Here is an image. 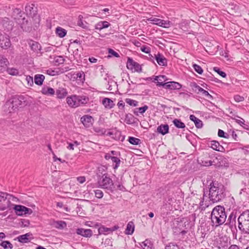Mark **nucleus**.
Segmentation results:
<instances>
[{
	"mask_svg": "<svg viewBox=\"0 0 249 249\" xmlns=\"http://www.w3.org/2000/svg\"><path fill=\"white\" fill-rule=\"evenodd\" d=\"M234 99L236 102H240L243 101L245 99L243 96H241L238 94L234 96Z\"/></svg>",
	"mask_w": 249,
	"mask_h": 249,
	"instance_id": "58",
	"label": "nucleus"
},
{
	"mask_svg": "<svg viewBox=\"0 0 249 249\" xmlns=\"http://www.w3.org/2000/svg\"><path fill=\"white\" fill-rule=\"evenodd\" d=\"M11 45V42L9 38L6 36L3 39L0 41V46L4 49L9 48Z\"/></svg>",
	"mask_w": 249,
	"mask_h": 249,
	"instance_id": "29",
	"label": "nucleus"
},
{
	"mask_svg": "<svg viewBox=\"0 0 249 249\" xmlns=\"http://www.w3.org/2000/svg\"><path fill=\"white\" fill-rule=\"evenodd\" d=\"M241 119L242 120L233 118V119H234L237 124L243 126L244 128L248 129V125L245 124V120L243 119Z\"/></svg>",
	"mask_w": 249,
	"mask_h": 249,
	"instance_id": "47",
	"label": "nucleus"
},
{
	"mask_svg": "<svg viewBox=\"0 0 249 249\" xmlns=\"http://www.w3.org/2000/svg\"><path fill=\"white\" fill-rule=\"evenodd\" d=\"M92 117L88 115H85L81 118V122L85 126H89L91 124Z\"/></svg>",
	"mask_w": 249,
	"mask_h": 249,
	"instance_id": "27",
	"label": "nucleus"
},
{
	"mask_svg": "<svg viewBox=\"0 0 249 249\" xmlns=\"http://www.w3.org/2000/svg\"><path fill=\"white\" fill-rule=\"evenodd\" d=\"M193 67L195 71L196 72H197L199 74H202V73L203 72V70L200 66H199L196 64H195L193 65Z\"/></svg>",
	"mask_w": 249,
	"mask_h": 249,
	"instance_id": "53",
	"label": "nucleus"
},
{
	"mask_svg": "<svg viewBox=\"0 0 249 249\" xmlns=\"http://www.w3.org/2000/svg\"><path fill=\"white\" fill-rule=\"evenodd\" d=\"M42 93L43 94L47 95H53L55 93V91L51 87L44 88L42 89Z\"/></svg>",
	"mask_w": 249,
	"mask_h": 249,
	"instance_id": "39",
	"label": "nucleus"
},
{
	"mask_svg": "<svg viewBox=\"0 0 249 249\" xmlns=\"http://www.w3.org/2000/svg\"><path fill=\"white\" fill-rule=\"evenodd\" d=\"M110 25V24L107 21H100L98 22L95 26V28L96 29L101 31L103 29L107 28Z\"/></svg>",
	"mask_w": 249,
	"mask_h": 249,
	"instance_id": "31",
	"label": "nucleus"
},
{
	"mask_svg": "<svg viewBox=\"0 0 249 249\" xmlns=\"http://www.w3.org/2000/svg\"><path fill=\"white\" fill-rule=\"evenodd\" d=\"M107 135L110 136L115 140L123 142L125 138V136L122 135L121 132L116 129V128L112 129L107 134Z\"/></svg>",
	"mask_w": 249,
	"mask_h": 249,
	"instance_id": "11",
	"label": "nucleus"
},
{
	"mask_svg": "<svg viewBox=\"0 0 249 249\" xmlns=\"http://www.w3.org/2000/svg\"><path fill=\"white\" fill-rule=\"evenodd\" d=\"M9 64L8 59L3 55H0V72L3 73L7 70Z\"/></svg>",
	"mask_w": 249,
	"mask_h": 249,
	"instance_id": "17",
	"label": "nucleus"
},
{
	"mask_svg": "<svg viewBox=\"0 0 249 249\" xmlns=\"http://www.w3.org/2000/svg\"><path fill=\"white\" fill-rule=\"evenodd\" d=\"M165 249H179V247L174 243H170L166 245Z\"/></svg>",
	"mask_w": 249,
	"mask_h": 249,
	"instance_id": "55",
	"label": "nucleus"
},
{
	"mask_svg": "<svg viewBox=\"0 0 249 249\" xmlns=\"http://www.w3.org/2000/svg\"><path fill=\"white\" fill-rule=\"evenodd\" d=\"M126 67L128 70L134 72H141L142 71L141 66L137 62L134 61L131 57H127Z\"/></svg>",
	"mask_w": 249,
	"mask_h": 249,
	"instance_id": "6",
	"label": "nucleus"
},
{
	"mask_svg": "<svg viewBox=\"0 0 249 249\" xmlns=\"http://www.w3.org/2000/svg\"><path fill=\"white\" fill-rule=\"evenodd\" d=\"M53 225L55 228H57L58 229L62 230L66 227L67 224L65 221L60 220V221H54Z\"/></svg>",
	"mask_w": 249,
	"mask_h": 249,
	"instance_id": "35",
	"label": "nucleus"
},
{
	"mask_svg": "<svg viewBox=\"0 0 249 249\" xmlns=\"http://www.w3.org/2000/svg\"><path fill=\"white\" fill-rule=\"evenodd\" d=\"M142 246H144L143 249H152V244L151 242L147 239L145 240L142 243Z\"/></svg>",
	"mask_w": 249,
	"mask_h": 249,
	"instance_id": "45",
	"label": "nucleus"
},
{
	"mask_svg": "<svg viewBox=\"0 0 249 249\" xmlns=\"http://www.w3.org/2000/svg\"><path fill=\"white\" fill-rule=\"evenodd\" d=\"M157 132L159 133L164 135L169 133V126L167 124H160L157 128Z\"/></svg>",
	"mask_w": 249,
	"mask_h": 249,
	"instance_id": "26",
	"label": "nucleus"
},
{
	"mask_svg": "<svg viewBox=\"0 0 249 249\" xmlns=\"http://www.w3.org/2000/svg\"><path fill=\"white\" fill-rule=\"evenodd\" d=\"M98 184L101 188L107 189L111 193H113L115 190L112 179L106 174L103 175L102 178L98 181Z\"/></svg>",
	"mask_w": 249,
	"mask_h": 249,
	"instance_id": "4",
	"label": "nucleus"
},
{
	"mask_svg": "<svg viewBox=\"0 0 249 249\" xmlns=\"http://www.w3.org/2000/svg\"><path fill=\"white\" fill-rule=\"evenodd\" d=\"M26 80L28 83V85L32 86L34 84V81L33 77L30 76H27L26 77Z\"/></svg>",
	"mask_w": 249,
	"mask_h": 249,
	"instance_id": "59",
	"label": "nucleus"
},
{
	"mask_svg": "<svg viewBox=\"0 0 249 249\" xmlns=\"http://www.w3.org/2000/svg\"><path fill=\"white\" fill-rule=\"evenodd\" d=\"M76 76V78H78V80L82 81L83 82V81L85 80V75L84 72L83 71H81L79 72H77L75 74Z\"/></svg>",
	"mask_w": 249,
	"mask_h": 249,
	"instance_id": "51",
	"label": "nucleus"
},
{
	"mask_svg": "<svg viewBox=\"0 0 249 249\" xmlns=\"http://www.w3.org/2000/svg\"><path fill=\"white\" fill-rule=\"evenodd\" d=\"M249 220V210L243 212L238 218V223H242V225H245L247 221Z\"/></svg>",
	"mask_w": 249,
	"mask_h": 249,
	"instance_id": "16",
	"label": "nucleus"
},
{
	"mask_svg": "<svg viewBox=\"0 0 249 249\" xmlns=\"http://www.w3.org/2000/svg\"><path fill=\"white\" fill-rule=\"evenodd\" d=\"M67 31L61 27H57L55 29V33L60 38L64 37L67 35Z\"/></svg>",
	"mask_w": 249,
	"mask_h": 249,
	"instance_id": "36",
	"label": "nucleus"
},
{
	"mask_svg": "<svg viewBox=\"0 0 249 249\" xmlns=\"http://www.w3.org/2000/svg\"><path fill=\"white\" fill-rule=\"evenodd\" d=\"M134 224L132 221L129 222L127 225L126 228L125 229V233L128 235H131L133 234L134 231Z\"/></svg>",
	"mask_w": 249,
	"mask_h": 249,
	"instance_id": "34",
	"label": "nucleus"
},
{
	"mask_svg": "<svg viewBox=\"0 0 249 249\" xmlns=\"http://www.w3.org/2000/svg\"><path fill=\"white\" fill-rule=\"evenodd\" d=\"M148 108V107L146 105H144L142 107L135 108L134 110V113L136 116H139V113L143 114Z\"/></svg>",
	"mask_w": 249,
	"mask_h": 249,
	"instance_id": "38",
	"label": "nucleus"
},
{
	"mask_svg": "<svg viewBox=\"0 0 249 249\" xmlns=\"http://www.w3.org/2000/svg\"><path fill=\"white\" fill-rule=\"evenodd\" d=\"M213 70L214 71L216 72L219 75H220L222 77L225 78L226 77V73L225 72L221 71V70L219 68L215 67L213 68Z\"/></svg>",
	"mask_w": 249,
	"mask_h": 249,
	"instance_id": "49",
	"label": "nucleus"
},
{
	"mask_svg": "<svg viewBox=\"0 0 249 249\" xmlns=\"http://www.w3.org/2000/svg\"><path fill=\"white\" fill-rule=\"evenodd\" d=\"M118 228L119 227L118 226H114L111 228L105 227V226H101L98 229V231L99 234H107L110 232H112L117 230Z\"/></svg>",
	"mask_w": 249,
	"mask_h": 249,
	"instance_id": "19",
	"label": "nucleus"
},
{
	"mask_svg": "<svg viewBox=\"0 0 249 249\" xmlns=\"http://www.w3.org/2000/svg\"><path fill=\"white\" fill-rule=\"evenodd\" d=\"M172 122L174 125L178 128L183 129L186 127L185 124L180 119H175L173 120Z\"/></svg>",
	"mask_w": 249,
	"mask_h": 249,
	"instance_id": "37",
	"label": "nucleus"
},
{
	"mask_svg": "<svg viewBox=\"0 0 249 249\" xmlns=\"http://www.w3.org/2000/svg\"><path fill=\"white\" fill-rule=\"evenodd\" d=\"M149 21H151L152 23L159 25L163 28H169L171 26L172 23L170 21H166L156 18H150L147 19Z\"/></svg>",
	"mask_w": 249,
	"mask_h": 249,
	"instance_id": "9",
	"label": "nucleus"
},
{
	"mask_svg": "<svg viewBox=\"0 0 249 249\" xmlns=\"http://www.w3.org/2000/svg\"><path fill=\"white\" fill-rule=\"evenodd\" d=\"M95 131L96 132L100 133L102 134H105L106 132V130L104 128H96Z\"/></svg>",
	"mask_w": 249,
	"mask_h": 249,
	"instance_id": "63",
	"label": "nucleus"
},
{
	"mask_svg": "<svg viewBox=\"0 0 249 249\" xmlns=\"http://www.w3.org/2000/svg\"><path fill=\"white\" fill-rule=\"evenodd\" d=\"M242 223H238V228L239 230L243 233L249 234V220L247 221L245 225H242Z\"/></svg>",
	"mask_w": 249,
	"mask_h": 249,
	"instance_id": "32",
	"label": "nucleus"
},
{
	"mask_svg": "<svg viewBox=\"0 0 249 249\" xmlns=\"http://www.w3.org/2000/svg\"><path fill=\"white\" fill-rule=\"evenodd\" d=\"M202 163L203 165L205 166H210L212 165L213 162L211 160H202Z\"/></svg>",
	"mask_w": 249,
	"mask_h": 249,
	"instance_id": "61",
	"label": "nucleus"
},
{
	"mask_svg": "<svg viewBox=\"0 0 249 249\" xmlns=\"http://www.w3.org/2000/svg\"><path fill=\"white\" fill-rule=\"evenodd\" d=\"M236 217V213L233 212H231L228 218V220L227 222L225 223V225L228 226L231 229H232L233 227H235Z\"/></svg>",
	"mask_w": 249,
	"mask_h": 249,
	"instance_id": "15",
	"label": "nucleus"
},
{
	"mask_svg": "<svg viewBox=\"0 0 249 249\" xmlns=\"http://www.w3.org/2000/svg\"><path fill=\"white\" fill-rule=\"evenodd\" d=\"M68 94V91L66 88L63 87H59L56 90L57 98L62 99L65 98Z\"/></svg>",
	"mask_w": 249,
	"mask_h": 249,
	"instance_id": "22",
	"label": "nucleus"
},
{
	"mask_svg": "<svg viewBox=\"0 0 249 249\" xmlns=\"http://www.w3.org/2000/svg\"><path fill=\"white\" fill-rule=\"evenodd\" d=\"M76 233L85 237H90L92 235V231L90 229L78 228L76 230Z\"/></svg>",
	"mask_w": 249,
	"mask_h": 249,
	"instance_id": "21",
	"label": "nucleus"
},
{
	"mask_svg": "<svg viewBox=\"0 0 249 249\" xmlns=\"http://www.w3.org/2000/svg\"><path fill=\"white\" fill-rule=\"evenodd\" d=\"M102 104L107 109H111L115 106L113 101L109 98H104L102 100Z\"/></svg>",
	"mask_w": 249,
	"mask_h": 249,
	"instance_id": "23",
	"label": "nucleus"
},
{
	"mask_svg": "<svg viewBox=\"0 0 249 249\" xmlns=\"http://www.w3.org/2000/svg\"><path fill=\"white\" fill-rule=\"evenodd\" d=\"M31 49L35 52H37L38 51H40L41 49V46L40 44L35 41L30 40L28 43Z\"/></svg>",
	"mask_w": 249,
	"mask_h": 249,
	"instance_id": "24",
	"label": "nucleus"
},
{
	"mask_svg": "<svg viewBox=\"0 0 249 249\" xmlns=\"http://www.w3.org/2000/svg\"><path fill=\"white\" fill-rule=\"evenodd\" d=\"M0 246L4 249H12L13 248V245L9 241H1Z\"/></svg>",
	"mask_w": 249,
	"mask_h": 249,
	"instance_id": "40",
	"label": "nucleus"
},
{
	"mask_svg": "<svg viewBox=\"0 0 249 249\" xmlns=\"http://www.w3.org/2000/svg\"><path fill=\"white\" fill-rule=\"evenodd\" d=\"M210 147L217 151L222 152L224 150V147L220 144L218 142L214 140L211 142Z\"/></svg>",
	"mask_w": 249,
	"mask_h": 249,
	"instance_id": "25",
	"label": "nucleus"
},
{
	"mask_svg": "<svg viewBox=\"0 0 249 249\" xmlns=\"http://www.w3.org/2000/svg\"><path fill=\"white\" fill-rule=\"evenodd\" d=\"M32 233L28 232L26 234L21 235L17 237L18 242L22 243H27L31 241L34 238L32 237Z\"/></svg>",
	"mask_w": 249,
	"mask_h": 249,
	"instance_id": "14",
	"label": "nucleus"
},
{
	"mask_svg": "<svg viewBox=\"0 0 249 249\" xmlns=\"http://www.w3.org/2000/svg\"><path fill=\"white\" fill-rule=\"evenodd\" d=\"M18 25H20L21 28L23 31L30 32L32 29V24L31 20L25 18L24 20L21 22Z\"/></svg>",
	"mask_w": 249,
	"mask_h": 249,
	"instance_id": "13",
	"label": "nucleus"
},
{
	"mask_svg": "<svg viewBox=\"0 0 249 249\" xmlns=\"http://www.w3.org/2000/svg\"><path fill=\"white\" fill-rule=\"evenodd\" d=\"M228 249H243V248L236 245H231L229 247Z\"/></svg>",
	"mask_w": 249,
	"mask_h": 249,
	"instance_id": "64",
	"label": "nucleus"
},
{
	"mask_svg": "<svg viewBox=\"0 0 249 249\" xmlns=\"http://www.w3.org/2000/svg\"><path fill=\"white\" fill-rule=\"evenodd\" d=\"M5 71H7V72L11 75L13 76H17L19 75V71L17 69L14 68H8L7 67V70Z\"/></svg>",
	"mask_w": 249,
	"mask_h": 249,
	"instance_id": "41",
	"label": "nucleus"
},
{
	"mask_svg": "<svg viewBox=\"0 0 249 249\" xmlns=\"http://www.w3.org/2000/svg\"><path fill=\"white\" fill-rule=\"evenodd\" d=\"M105 155H109L110 156H117L118 152L112 150L109 152L108 153L106 154Z\"/></svg>",
	"mask_w": 249,
	"mask_h": 249,
	"instance_id": "62",
	"label": "nucleus"
},
{
	"mask_svg": "<svg viewBox=\"0 0 249 249\" xmlns=\"http://www.w3.org/2000/svg\"><path fill=\"white\" fill-rule=\"evenodd\" d=\"M191 86L194 91L198 93L199 92H201L203 90V88H201L196 83L194 82L191 83Z\"/></svg>",
	"mask_w": 249,
	"mask_h": 249,
	"instance_id": "43",
	"label": "nucleus"
},
{
	"mask_svg": "<svg viewBox=\"0 0 249 249\" xmlns=\"http://www.w3.org/2000/svg\"><path fill=\"white\" fill-rule=\"evenodd\" d=\"M108 53H109V55H108V57H111V56H114L115 57H120V55L119 54V53H117L116 52L114 51L113 49H108Z\"/></svg>",
	"mask_w": 249,
	"mask_h": 249,
	"instance_id": "54",
	"label": "nucleus"
},
{
	"mask_svg": "<svg viewBox=\"0 0 249 249\" xmlns=\"http://www.w3.org/2000/svg\"><path fill=\"white\" fill-rule=\"evenodd\" d=\"M208 189H203V200L205 197H208L210 201L215 203L222 201L226 197V187L215 180L210 182Z\"/></svg>",
	"mask_w": 249,
	"mask_h": 249,
	"instance_id": "1",
	"label": "nucleus"
},
{
	"mask_svg": "<svg viewBox=\"0 0 249 249\" xmlns=\"http://www.w3.org/2000/svg\"><path fill=\"white\" fill-rule=\"evenodd\" d=\"M83 17L82 15H79L78 16V20L77 21V25L79 26H80L84 29H86L87 28V26H86V25H85L83 23Z\"/></svg>",
	"mask_w": 249,
	"mask_h": 249,
	"instance_id": "46",
	"label": "nucleus"
},
{
	"mask_svg": "<svg viewBox=\"0 0 249 249\" xmlns=\"http://www.w3.org/2000/svg\"><path fill=\"white\" fill-rule=\"evenodd\" d=\"M155 59L160 66H166L167 65V59L160 53H158L157 54H155Z\"/></svg>",
	"mask_w": 249,
	"mask_h": 249,
	"instance_id": "18",
	"label": "nucleus"
},
{
	"mask_svg": "<svg viewBox=\"0 0 249 249\" xmlns=\"http://www.w3.org/2000/svg\"><path fill=\"white\" fill-rule=\"evenodd\" d=\"M26 15L34 18L37 14V7L34 3H29L25 7Z\"/></svg>",
	"mask_w": 249,
	"mask_h": 249,
	"instance_id": "10",
	"label": "nucleus"
},
{
	"mask_svg": "<svg viewBox=\"0 0 249 249\" xmlns=\"http://www.w3.org/2000/svg\"><path fill=\"white\" fill-rule=\"evenodd\" d=\"M12 17L18 24L21 23V22L26 18L24 12L19 8H15L13 10Z\"/></svg>",
	"mask_w": 249,
	"mask_h": 249,
	"instance_id": "7",
	"label": "nucleus"
},
{
	"mask_svg": "<svg viewBox=\"0 0 249 249\" xmlns=\"http://www.w3.org/2000/svg\"><path fill=\"white\" fill-rule=\"evenodd\" d=\"M65 59L62 56H57L54 58V61L56 65H59L64 63Z\"/></svg>",
	"mask_w": 249,
	"mask_h": 249,
	"instance_id": "44",
	"label": "nucleus"
},
{
	"mask_svg": "<svg viewBox=\"0 0 249 249\" xmlns=\"http://www.w3.org/2000/svg\"><path fill=\"white\" fill-rule=\"evenodd\" d=\"M218 136L219 137L226 138V139H228L230 137V135L228 134L225 133L223 130H222L221 129L218 130Z\"/></svg>",
	"mask_w": 249,
	"mask_h": 249,
	"instance_id": "50",
	"label": "nucleus"
},
{
	"mask_svg": "<svg viewBox=\"0 0 249 249\" xmlns=\"http://www.w3.org/2000/svg\"><path fill=\"white\" fill-rule=\"evenodd\" d=\"M189 118L192 121L194 122L196 128H201L202 127V122L200 119L196 118L194 115H190Z\"/></svg>",
	"mask_w": 249,
	"mask_h": 249,
	"instance_id": "28",
	"label": "nucleus"
},
{
	"mask_svg": "<svg viewBox=\"0 0 249 249\" xmlns=\"http://www.w3.org/2000/svg\"><path fill=\"white\" fill-rule=\"evenodd\" d=\"M8 196H12V195L6 193L0 192V202L5 200L7 198Z\"/></svg>",
	"mask_w": 249,
	"mask_h": 249,
	"instance_id": "52",
	"label": "nucleus"
},
{
	"mask_svg": "<svg viewBox=\"0 0 249 249\" xmlns=\"http://www.w3.org/2000/svg\"><path fill=\"white\" fill-rule=\"evenodd\" d=\"M105 159L108 161H111L114 169H117L120 166L121 160L120 158L117 156H110L109 155H105Z\"/></svg>",
	"mask_w": 249,
	"mask_h": 249,
	"instance_id": "12",
	"label": "nucleus"
},
{
	"mask_svg": "<svg viewBox=\"0 0 249 249\" xmlns=\"http://www.w3.org/2000/svg\"><path fill=\"white\" fill-rule=\"evenodd\" d=\"M125 101L127 104L131 106L136 107L138 106V102L136 100L130 98H126Z\"/></svg>",
	"mask_w": 249,
	"mask_h": 249,
	"instance_id": "48",
	"label": "nucleus"
},
{
	"mask_svg": "<svg viewBox=\"0 0 249 249\" xmlns=\"http://www.w3.org/2000/svg\"><path fill=\"white\" fill-rule=\"evenodd\" d=\"M30 222L28 220L22 219L21 221V226L23 227H26L29 226Z\"/></svg>",
	"mask_w": 249,
	"mask_h": 249,
	"instance_id": "60",
	"label": "nucleus"
},
{
	"mask_svg": "<svg viewBox=\"0 0 249 249\" xmlns=\"http://www.w3.org/2000/svg\"><path fill=\"white\" fill-rule=\"evenodd\" d=\"M95 196L98 198H101L103 196V193L100 190H96L94 191Z\"/></svg>",
	"mask_w": 249,
	"mask_h": 249,
	"instance_id": "57",
	"label": "nucleus"
},
{
	"mask_svg": "<svg viewBox=\"0 0 249 249\" xmlns=\"http://www.w3.org/2000/svg\"><path fill=\"white\" fill-rule=\"evenodd\" d=\"M128 141L133 145H138L141 143L140 139L134 137H129Z\"/></svg>",
	"mask_w": 249,
	"mask_h": 249,
	"instance_id": "42",
	"label": "nucleus"
},
{
	"mask_svg": "<svg viewBox=\"0 0 249 249\" xmlns=\"http://www.w3.org/2000/svg\"><path fill=\"white\" fill-rule=\"evenodd\" d=\"M141 50L146 53H150L151 52L150 48L145 45L142 46L141 48Z\"/></svg>",
	"mask_w": 249,
	"mask_h": 249,
	"instance_id": "56",
	"label": "nucleus"
},
{
	"mask_svg": "<svg viewBox=\"0 0 249 249\" xmlns=\"http://www.w3.org/2000/svg\"><path fill=\"white\" fill-rule=\"evenodd\" d=\"M66 100L67 104L70 107L73 108L78 107L77 95H73L70 96H68L67 97Z\"/></svg>",
	"mask_w": 249,
	"mask_h": 249,
	"instance_id": "20",
	"label": "nucleus"
},
{
	"mask_svg": "<svg viewBox=\"0 0 249 249\" xmlns=\"http://www.w3.org/2000/svg\"><path fill=\"white\" fill-rule=\"evenodd\" d=\"M211 216L213 227L216 228L223 225L227 218L225 208L221 205L215 206L212 212Z\"/></svg>",
	"mask_w": 249,
	"mask_h": 249,
	"instance_id": "3",
	"label": "nucleus"
},
{
	"mask_svg": "<svg viewBox=\"0 0 249 249\" xmlns=\"http://www.w3.org/2000/svg\"><path fill=\"white\" fill-rule=\"evenodd\" d=\"M157 86L159 87H162L165 89H169L170 90L179 89L182 87L181 85L177 82L169 81L167 82H158Z\"/></svg>",
	"mask_w": 249,
	"mask_h": 249,
	"instance_id": "5",
	"label": "nucleus"
},
{
	"mask_svg": "<svg viewBox=\"0 0 249 249\" xmlns=\"http://www.w3.org/2000/svg\"><path fill=\"white\" fill-rule=\"evenodd\" d=\"M78 107L86 104L89 101V98L86 96L77 95Z\"/></svg>",
	"mask_w": 249,
	"mask_h": 249,
	"instance_id": "30",
	"label": "nucleus"
},
{
	"mask_svg": "<svg viewBox=\"0 0 249 249\" xmlns=\"http://www.w3.org/2000/svg\"><path fill=\"white\" fill-rule=\"evenodd\" d=\"M14 210L16 214L21 216L23 214H30L33 213L31 209L27 208L23 205H16L14 206Z\"/></svg>",
	"mask_w": 249,
	"mask_h": 249,
	"instance_id": "8",
	"label": "nucleus"
},
{
	"mask_svg": "<svg viewBox=\"0 0 249 249\" xmlns=\"http://www.w3.org/2000/svg\"><path fill=\"white\" fill-rule=\"evenodd\" d=\"M45 79V76L43 74H36L34 77L35 83L38 86H41Z\"/></svg>",
	"mask_w": 249,
	"mask_h": 249,
	"instance_id": "33",
	"label": "nucleus"
},
{
	"mask_svg": "<svg viewBox=\"0 0 249 249\" xmlns=\"http://www.w3.org/2000/svg\"><path fill=\"white\" fill-rule=\"evenodd\" d=\"M27 105L25 98L22 95H15L7 100L3 106V111L6 114L15 112Z\"/></svg>",
	"mask_w": 249,
	"mask_h": 249,
	"instance_id": "2",
	"label": "nucleus"
}]
</instances>
